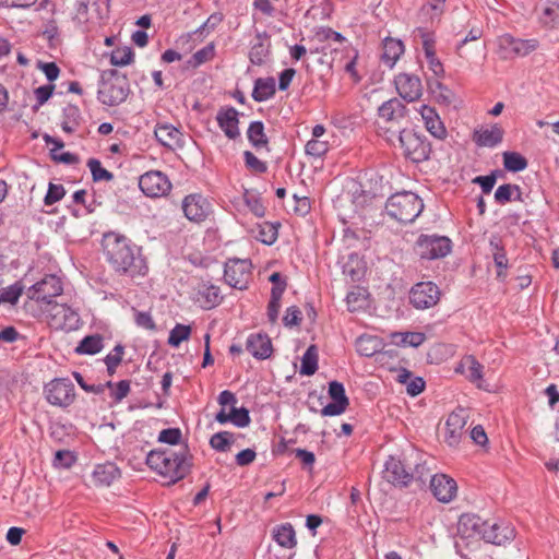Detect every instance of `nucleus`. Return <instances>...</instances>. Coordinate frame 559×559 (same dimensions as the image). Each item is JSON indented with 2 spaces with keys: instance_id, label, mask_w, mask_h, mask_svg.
<instances>
[{
  "instance_id": "nucleus-54",
  "label": "nucleus",
  "mask_w": 559,
  "mask_h": 559,
  "mask_svg": "<svg viewBox=\"0 0 559 559\" xmlns=\"http://www.w3.org/2000/svg\"><path fill=\"white\" fill-rule=\"evenodd\" d=\"M487 522L474 514H463L460 519V525L471 527L476 534L481 536V530L485 528Z\"/></svg>"
},
{
  "instance_id": "nucleus-12",
  "label": "nucleus",
  "mask_w": 559,
  "mask_h": 559,
  "mask_svg": "<svg viewBox=\"0 0 559 559\" xmlns=\"http://www.w3.org/2000/svg\"><path fill=\"white\" fill-rule=\"evenodd\" d=\"M536 39L515 38L509 34L499 37V52L503 59L524 57L537 48Z\"/></svg>"
},
{
  "instance_id": "nucleus-8",
  "label": "nucleus",
  "mask_w": 559,
  "mask_h": 559,
  "mask_svg": "<svg viewBox=\"0 0 559 559\" xmlns=\"http://www.w3.org/2000/svg\"><path fill=\"white\" fill-rule=\"evenodd\" d=\"M130 93L126 76L112 75L103 81L98 90V99L107 106H117L123 103Z\"/></svg>"
},
{
  "instance_id": "nucleus-21",
  "label": "nucleus",
  "mask_w": 559,
  "mask_h": 559,
  "mask_svg": "<svg viewBox=\"0 0 559 559\" xmlns=\"http://www.w3.org/2000/svg\"><path fill=\"white\" fill-rule=\"evenodd\" d=\"M246 349L257 359H266L271 356L273 347L266 334H251L246 342Z\"/></svg>"
},
{
  "instance_id": "nucleus-7",
  "label": "nucleus",
  "mask_w": 559,
  "mask_h": 559,
  "mask_svg": "<svg viewBox=\"0 0 559 559\" xmlns=\"http://www.w3.org/2000/svg\"><path fill=\"white\" fill-rule=\"evenodd\" d=\"M63 286L60 277L55 274H47L40 281L32 285L26 295L29 299L44 302L48 306L53 304V298L61 295Z\"/></svg>"
},
{
  "instance_id": "nucleus-10",
  "label": "nucleus",
  "mask_w": 559,
  "mask_h": 559,
  "mask_svg": "<svg viewBox=\"0 0 559 559\" xmlns=\"http://www.w3.org/2000/svg\"><path fill=\"white\" fill-rule=\"evenodd\" d=\"M49 325L55 330H75L79 326L80 316L66 304L53 302L47 308Z\"/></svg>"
},
{
  "instance_id": "nucleus-44",
  "label": "nucleus",
  "mask_w": 559,
  "mask_h": 559,
  "mask_svg": "<svg viewBox=\"0 0 559 559\" xmlns=\"http://www.w3.org/2000/svg\"><path fill=\"white\" fill-rule=\"evenodd\" d=\"M190 325L177 323L169 333L168 344L173 347H178L183 341L190 337Z\"/></svg>"
},
{
  "instance_id": "nucleus-64",
  "label": "nucleus",
  "mask_w": 559,
  "mask_h": 559,
  "mask_svg": "<svg viewBox=\"0 0 559 559\" xmlns=\"http://www.w3.org/2000/svg\"><path fill=\"white\" fill-rule=\"evenodd\" d=\"M496 173H491L487 176H477L473 179L474 183H477L480 186L483 193L488 194L491 192L492 188L496 185Z\"/></svg>"
},
{
  "instance_id": "nucleus-58",
  "label": "nucleus",
  "mask_w": 559,
  "mask_h": 559,
  "mask_svg": "<svg viewBox=\"0 0 559 559\" xmlns=\"http://www.w3.org/2000/svg\"><path fill=\"white\" fill-rule=\"evenodd\" d=\"M245 202L247 206L250 209V211L258 217H262L265 214V207L262 204L260 198H258L254 194L246 193L245 194Z\"/></svg>"
},
{
  "instance_id": "nucleus-27",
  "label": "nucleus",
  "mask_w": 559,
  "mask_h": 559,
  "mask_svg": "<svg viewBox=\"0 0 559 559\" xmlns=\"http://www.w3.org/2000/svg\"><path fill=\"white\" fill-rule=\"evenodd\" d=\"M513 536V530L504 526L501 527L497 523L487 524L481 530V537L487 542L495 545H502Z\"/></svg>"
},
{
  "instance_id": "nucleus-51",
  "label": "nucleus",
  "mask_w": 559,
  "mask_h": 559,
  "mask_svg": "<svg viewBox=\"0 0 559 559\" xmlns=\"http://www.w3.org/2000/svg\"><path fill=\"white\" fill-rule=\"evenodd\" d=\"M305 150L312 157H322L329 151V143L319 139H311L307 142Z\"/></svg>"
},
{
  "instance_id": "nucleus-56",
  "label": "nucleus",
  "mask_w": 559,
  "mask_h": 559,
  "mask_svg": "<svg viewBox=\"0 0 559 559\" xmlns=\"http://www.w3.org/2000/svg\"><path fill=\"white\" fill-rule=\"evenodd\" d=\"M55 91L53 84L41 85L35 88L34 94L36 97L37 104L34 106V110H38L48 99L52 96Z\"/></svg>"
},
{
  "instance_id": "nucleus-17",
  "label": "nucleus",
  "mask_w": 559,
  "mask_h": 559,
  "mask_svg": "<svg viewBox=\"0 0 559 559\" xmlns=\"http://www.w3.org/2000/svg\"><path fill=\"white\" fill-rule=\"evenodd\" d=\"M329 396L332 402L321 409L322 416H337L343 414L349 405V400L345 394L344 385L338 381L329 383Z\"/></svg>"
},
{
  "instance_id": "nucleus-22",
  "label": "nucleus",
  "mask_w": 559,
  "mask_h": 559,
  "mask_svg": "<svg viewBox=\"0 0 559 559\" xmlns=\"http://www.w3.org/2000/svg\"><path fill=\"white\" fill-rule=\"evenodd\" d=\"M185 216L192 222H201L206 217V201L200 194L187 195L182 201Z\"/></svg>"
},
{
  "instance_id": "nucleus-45",
  "label": "nucleus",
  "mask_w": 559,
  "mask_h": 559,
  "mask_svg": "<svg viewBox=\"0 0 559 559\" xmlns=\"http://www.w3.org/2000/svg\"><path fill=\"white\" fill-rule=\"evenodd\" d=\"M356 347L361 356L371 357L378 352V341L372 336L362 335L357 338Z\"/></svg>"
},
{
  "instance_id": "nucleus-18",
  "label": "nucleus",
  "mask_w": 559,
  "mask_h": 559,
  "mask_svg": "<svg viewBox=\"0 0 559 559\" xmlns=\"http://www.w3.org/2000/svg\"><path fill=\"white\" fill-rule=\"evenodd\" d=\"M394 83L399 95L407 102H415L423 95L421 81L417 75L400 73Z\"/></svg>"
},
{
  "instance_id": "nucleus-47",
  "label": "nucleus",
  "mask_w": 559,
  "mask_h": 559,
  "mask_svg": "<svg viewBox=\"0 0 559 559\" xmlns=\"http://www.w3.org/2000/svg\"><path fill=\"white\" fill-rule=\"evenodd\" d=\"M428 87L439 102H441L443 104H450L452 102L453 93L447 86H444L441 82H439L437 80L429 81Z\"/></svg>"
},
{
  "instance_id": "nucleus-41",
  "label": "nucleus",
  "mask_w": 559,
  "mask_h": 559,
  "mask_svg": "<svg viewBox=\"0 0 559 559\" xmlns=\"http://www.w3.org/2000/svg\"><path fill=\"white\" fill-rule=\"evenodd\" d=\"M215 55V46L213 43L207 44L205 47L195 51L191 58L188 60V64L193 68H198L199 66L212 60Z\"/></svg>"
},
{
  "instance_id": "nucleus-15",
  "label": "nucleus",
  "mask_w": 559,
  "mask_h": 559,
  "mask_svg": "<svg viewBox=\"0 0 559 559\" xmlns=\"http://www.w3.org/2000/svg\"><path fill=\"white\" fill-rule=\"evenodd\" d=\"M142 192L151 198L165 195L171 189V183L162 171H147L139 179Z\"/></svg>"
},
{
  "instance_id": "nucleus-39",
  "label": "nucleus",
  "mask_w": 559,
  "mask_h": 559,
  "mask_svg": "<svg viewBox=\"0 0 559 559\" xmlns=\"http://www.w3.org/2000/svg\"><path fill=\"white\" fill-rule=\"evenodd\" d=\"M503 166L512 173L522 171L527 167V159L516 152L503 153Z\"/></svg>"
},
{
  "instance_id": "nucleus-30",
  "label": "nucleus",
  "mask_w": 559,
  "mask_h": 559,
  "mask_svg": "<svg viewBox=\"0 0 559 559\" xmlns=\"http://www.w3.org/2000/svg\"><path fill=\"white\" fill-rule=\"evenodd\" d=\"M490 251L497 267V277L506 276L504 271L508 267V258L501 240L497 236H492L489 240Z\"/></svg>"
},
{
  "instance_id": "nucleus-42",
  "label": "nucleus",
  "mask_w": 559,
  "mask_h": 559,
  "mask_svg": "<svg viewBox=\"0 0 559 559\" xmlns=\"http://www.w3.org/2000/svg\"><path fill=\"white\" fill-rule=\"evenodd\" d=\"M24 290V286L16 282L0 290V304L15 305Z\"/></svg>"
},
{
  "instance_id": "nucleus-61",
  "label": "nucleus",
  "mask_w": 559,
  "mask_h": 559,
  "mask_svg": "<svg viewBox=\"0 0 559 559\" xmlns=\"http://www.w3.org/2000/svg\"><path fill=\"white\" fill-rule=\"evenodd\" d=\"M514 185L504 183L498 187L495 192V200L499 204H506L512 200Z\"/></svg>"
},
{
  "instance_id": "nucleus-13",
  "label": "nucleus",
  "mask_w": 559,
  "mask_h": 559,
  "mask_svg": "<svg viewBox=\"0 0 559 559\" xmlns=\"http://www.w3.org/2000/svg\"><path fill=\"white\" fill-rule=\"evenodd\" d=\"M251 277V263L248 260L230 259L225 263V282L237 289H246Z\"/></svg>"
},
{
  "instance_id": "nucleus-52",
  "label": "nucleus",
  "mask_w": 559,
  "mask_h": 559,
  "mask_svg": "<svg viewBox=\"0 0 559 559\" xmlns=\"http://www.w3.org/2000/svg\"><path fill=\"white\" fill-rule=\"evenodd\" d=\"M230 421L239 428L249 426L251 421L249 411L246 407L237 408L233 406L230 409Z\"/></svg>"
},
{
  "instance_id": "nucleus-37",
  "label": "nucleus",
  "mask_w": 559,
  "mask_h": 559,
  "mask_svg": "<svg viewBox=\"0 0 559 559\" xmlns=\"http://www.w3.org/2000/svg\"><path fill=\"white\" fill-rule=\"evenodd\" d=\"M103 337L98 334L85 336L76 347V353L95 355L103 348Z\"/></svg>"
},
{
  "instance_id": "nucleus-5",
  "label": "nucleus",
  "mask_w": 559,
  "mask_h": 559,
  "mask_svg": "<svg viewBox=\"0 0 559 559\" xmlns=\"http://www.w3.org/2000/svg\"><path fill=\"white\" fill-rule=\"evenodd\" d=\"M396 138L407 159L413 163H421L429 158L431 146L425 136L406 129L401 131V134Z\"/></svg>"
},
{
  "instance_id": "nucleus-33",
  "label": "nucleus",
  "mask_w": 559,
  "mask_h": 559,
  "mask_svg": "<svg viewBox=\"0 0 559 559\" xmlns=\"http://www.w3.org/2000/svg\"><path fill=\"white\" fill-rule=\"evenodd\" d=\"M275 94V80L273 78L257 79L252 91L255 102H265Z\"/></svg>"
},
{
  "instance_id": "nucleus-35",
  "label": "nucleus",
  "mask_w": 559,
  "mask_h": 559,
  "mask_svg": "<svg viewBox=\"0 0 559 559\" xmlns=\"http://www.w3.org/2000/svg\"><path fill=\"white\" fill-rule=\"evenodd\" d=\"M412 469L408 472L409 485L412 483H417L419 487L426 485L428 478L431 479L433 475H431V468L427 465V462H411Z\"/></svg>"
},
{
  "instance_id": "nucleus-57",
  "label": "nucleus",
  "mask_w": 559,
  "mask_h": 559,
  "mask_svg": "<svg viewBox=\"0 0 559 559\" xmlns=\"http://www.w3.org/2000/svg\"><path fill=\"white\" fill-rule=\"evenodd\" d=\"M246 167L258 174H263L267 170L264 162L260 160L252 152L246 151L243 153Z\"/></svg>"
},
{
  "instance_id": "nucleus-36",
  "label": "nucleus",
  "mask_w": 559,
  "mask_h": 559,
  "mask_svg": "<svg viewBox=\"0 0 559 559\" xmlns=\"http://www.w3.org/2000/svg\"><path fill=\"white\" fill-rule=\"evenodd\" d=\"M81 123V111L75 105H68L63 108L62 130L73 133Z\"/></svg>"
},
{
  "instance_id": "nucleus-9",
  "label": "nucleus",
  "mask_w": 559,
  "mask_h": 559,
  "mask_svg": "<svg viewBox=\"0 0 559 559\" xmlns=\"http://www.w3.org/2000/svg\"><path fill=\"white\" fill-rule=\"evenodd\" d=\"M44 394L49 404L66 408L75 400V388L70 380L57 378L45 385Z\"/></svg>"
},
{
  "instance_id": "nucleus-53",
  "label": "nucleus",
  "mask_w": 559,
  "mask_h": 559,
  "mask_svg": "<svg viewBox=\"0 0 559 559\" xmlns=\"http://www.w3.org/2000/svg\"><path fill=\"white\" fill-rule=\"evenodd\" d=\"M110 389V396L112 397L116 404L120 403L130 392V381L121 380L118 383H112V386H107Z\"/></svg>"
},
{
  "instance_id": "nucleus-38",
  "label": "nucleus",
  "mask_w": 559,
  "mask_h": 559,
  "mask_svg": "<svg viewBox=\"0 0 559 559\" xmlns=\"http://www.w3.org/2000/svg\"><path fill=\"white\" fill-rule=\"evenodd\" d=\"M318 369V352L314 345H311L305 352L301 358L300 373L312 376Z\"/></svg>"
},
{
  "instance_id": "nucleus-16",
  "label": "nucleus",
  "mask_w": 559,
  "mask_h": 559,
  "mask_svg": "<svg viewBox=\"0 0 559 559\" xmlns=\"http://www.w3.org/2000/svg\"><path fill=\"white\" fill-rule=\"evenodd\" d=\"M467 424L466 411L462 407L453 411L447 418L444 441L450 447H456L465 432Z\"/></svg>"
},
{
  "instance_id": "nucleus-60",
  "label": "nucleus",
  "mask_w": 559,
  "mask_h": 559,
  "mask_svg": "<svg viewBox=\"0 0 559 559\" xmlns=\"http://www.w3.org/2000/svg\"><path fill=\"white\" fill-rule=\"evenodd\" d=\"M283 322L284 325L288 328L299 325V323L301 322L300 309L297 306L288 307L283 318Z\"/></svg>"
},
{
  "instance_id": "nucleus-34",
  "label": "nucleus",
  "mask_w": 559,
  "mask_h": 559,
  "mask_svg": "<svg viewBox=\"0 0 559 559\" xmlns=\"http://www.w3.org/2000/svg\"><path fill=\"white\" fill-rule=\"evenodd\" d=\"M248 140L255 150L266 148L269 151L267 138L264 133V126L261 121H253L250 123L248 131Z\"/></svg>"
},
{
  "instance_id": "nucleus-59",
  "label": "nucleus",
  "mask_w": 559,
  "mask_h": 559,
  "mask_svg": "<svg viewBox=\"0 0 559 559\" xmlns=\"http://www.w3.org/2000/svg\"><path fill=\"white\" fill-rule=\"evenodd\" d=\"M181 439V431L179 428H167L159 432L158 441L176 445Z\"/></svg>"
},
{
  "instance_id": "nucleus-3",
  "label": "nucleus",
  "mask_w": 559,
  "mask_h": 559,
  "mask_svg": "<svg viewBox=\"0 0 559 559\" xmlns=\"http://www.w3.org/2000/svg\"><path fill=\"white\" fill-rule=\"evenodd\" d=\"M423 210V200L411 191L392 194L385 203L386 214L401 224L413 223Z\"/></svg>"
},
{
  "instance_id": "nucleus-50",
  "label": "nucleus",
  "mask_w": 559,
  "mask_h": 559,
  "mask_svg": "<svg viewBox=\"0 0 559 559\" xmlns=\"http://www.w3.org/2000/svg\"><path fill=\"white\" fill-rule=\"evenodd\" d=\"M395 336L400 337V341H396L397 344L412 347L420 346L426 340L425 334L420 332L399 333Z\"/></svg>"
},
{
  "instance_id": "nucleus-6",
  "label": "nucleus",
  "mask_w": 559,
  "mask_h": 559,
  "mask_svg": "<svg viewBox=\"0 0 559 559\" xmlns=\"http://www.w3.org/2000/svg\"><path fill=\"white\" fill-rule=\"evenodd\" d=\"M452 242L445 236L420 235L415 243V252L420 259L436 260L451 252Z\"/></svg>"
},
{
  "instance_id": "nucleus-23",
  "label": "nucleus",
  "mask_w": 559,
  "mask_h": 559,
  "mask_svg": "<svg viewBox=\"0 0 559 559\" xmlns=\"http://www.w3.org/2000/svg\"><path fill=\"white\" fill-rule=\"evenodd\" d=\"M121 476V472L115 463L106 462L95 466L92 480L95 486H110Z\"/></svg>"
},
{
  "instance_id": "nucleus-14",
  "label": "nucleus",
  "mask_w": 559,
  "mask_h": 559,
  "mask_svg": "<svg viewBox=\"0 0 559 559\" xmlns=\"http://www.w3.org/2000/svg\"><path fill=\"white\" fill-rule=\"evenodd\" d=\"M441 292L432 282H420L415 284L409 293L411 304L416 309H428L438 304Z\"/></svg>"
},
{
  "instance_id": "nucleus-1",
  "label": "nucleus",
  "mask_w": 559,
  "mask_h": 559,
  "mask_svg": "<svg viewBox=\"0 0 559 559\" xmlns=\"http://www.w3.org/2000/svg\"><path fill=\"white\" fill-rule=\"evenodd\" d=\"M102 245L107 262L117 273L132 277L146 273L147 266L141 249L124 235L106 233Z\"/></svg>"
},
{
  "instance_id": "nucleus-62",
  "label": "nucleus",
  "mask_w": 559,
  "mask_h": 559,
  "mask_svg": "<svg viewBox=\"0 0 559 559\" xmlns=\"http://www.w3.org/2000/svg\"><path fill=\"white\" fill-rule=\"evenodd\" d=\"M444 2L445 0H429L428 3L423 7L421 11L433 20L442 14Z\"/></svg>"
},
{
  "instance_id": "nucleus-48",
  "label": "nucleus",
  "mask_w": 559,
  "mask_h": 559,
  "mask_svg": "<svg viewBox=\"0 0 559 559\" xmlns=\"http://www.w3.org/2000/svg\"><path fill=\"white\" fill-rule=\"evenodd\" d=\"M133 56L130 47L117 48L111 52L110 63L117 67H124L132 62Z\"/></svg>"
},
{
  "instance_id": "nucleus-19",
  "label": "nucleus",
  "mask_w": 559,
  "mask_h": 559,
  "mask_svg": "<svg viewBox=\"0 0 559 559\" xmlns=\"http://www.w3.org/2000/svg\"><path fill=\"white\" fill-rule=\"evenodd\" d=\"M430 489L437 500L448 503L455 498L457 485L453 478L444 474H436L430 479Z\"/></svg>"
},
{
  "instance_id": "nucleus-26",
  "label": "nucleus",
  "mask_w": 559,
  "mask_h": 559,
  "mask_svg": "<svg viewBox=\"0 0 559 559\" xmlns=\"http://www.w3.org/2000/svg\"><path fill=\"white\" fill-rule=\"evenodd\" d=\"M197 295V300L204 309H211L222 301L219 287L210 283H201Z\"/></svg>"
},
{
  "instance_id": "nucleus-32",
  "label": "nucleus",
  "mask_w": 559,
  "mask_h": 559,
  "mask_svg": "<svg viewBox=\"0 0 559 559\" xmlns=\"http://www.w3.org/2000/svg\"><path fill=\"white\" fill-rule=\"evenodd\" d=\"M273 539L284 548H293L296 546V534L292 524L286 523L276 526L273 530Z\"/></svg>"
},
{
  "instance_id": "nucleus-28",
  "label": "nucleus",
  "mask_w": 559,
  "mask_h": 559,
  "mask_svg": "<svg viewBox=\"0 0 559 559\" xmlns=\"http://www.w3.org/2000/svg\"><path fill=\"white\" fill-rule=\"evenodd\" d=\"M270 36L265 32L258 33L249 52L250 61L253 64L261 66L270 52Z\"/></svg>"
},
{
  "instance_id": "nucleus-20",
  "label": "nucleus",
  "mask_w": 559,
  "mask_h": 559,
  "mask_svg": "<svg viewBox=\"0 0 559 559\" xmlns=\"http://www.w3.org/2000/svg\"><path fill=\"white\" fill-rule=\"evenodd\" d=\"M238 115L234 107H222L216 116L219 128L230 140H235L240 135Z\"/></svg>"
},
{
  "instance_id": "nucleus-49",
  "label": "nucleus",
  "mask_w": 559,
  "mask_h": 559,
  "mask_svg": "<svg viewBox=\"0 0 559 559\" xmlns=\"http://www.w3.org/2000/svg\"><path fill=\"white\" fill-rule=\"evenodd\" d=\"M281 290L282 287H276L275 289H271V299L267 305V318L271 323H275L278 318L280 308H281Z\"/></svg>"
},
{
  "instance_id": "nucleus-40",
  "label": "nucleus",
  "mask_w": 559,
  "mask_h": 559,
  "mask_svg": "<svg viewBox=\"0 0 559 559\" xmlns=\"http://www.w3.org/2000/svg\"><path fill=\"white\" fill-rule=\"evenodd\" d=\"M280 223L264 222L259 225L258 239L265 245H273L278 237Z\"/></svg>"
},
{
  "instance_id": "nucleus-43",
  "label": "nucleus",
  "mask_w": 559,
  "mask_h": 559,
  "mask_svg": "<svg viewBox=\"0 0 559 559\" xmlns=\"http://www.w3.org/2000/svg\"><path fill=\"white\" fill-rule=\"evenodd\" d=\"M233 442L234 435L229 431L217 432L210 439V445L219 452H226Z\"/></svg>"
},
{
  "instance_id": "nucleus-2",
  "label": "nucleus",
  "mask_w": 559,
  "mask_h": 559,
  "mask_svg": "<svg viewBox=\"0 0 559 559\" xmlns=\"http://www.w3.org/2000/svg\"><path fill=\"white\" fill-rule=\"evenodd\" d=\"M191 460L187 447H180L178 450H152L145 459L151 469L169 479L168 484H175L190 473Z\"/></svg>"
},
{
  "instance_id": "nucleus-24",
  "label": "nucleus",
  "mask_w": 559,
  "mask_h": 559,
  "mask_svg": "<svg viewBox=\"0 0 559 559\" xmlns=\"http://www.w3.org/2000/svg\"><path fill=\"white\" fill-rule=\"evenodd\" d=\"M503 129L498 124L490 128H480L473 133V141L481 147H493L501 143L503 139Z\"/></svg>"
},
{
  "instance_id": "nucleus-25",
  "label": "nucleus",
  "mask_w": 559,
  "mask_h": 559,
  "mask_svg": "<svg viewBox=\"0 0 559 559\" xmlns=\"http://www.w3.org/2000/svg\"><path fill=\"white\" fill-rule=\"evenodd\" d=\"M155 136L157 141L169 148L180 147L183 144L182 133L171 124H158L155 128Z\"/></svg>"
},
{
  "instance_id": "nucleus-11",
  "label": "nucleus",
  "mask_w": 559,
  "mask_h": 559,
  "mask_svg": "<svg viewBox=\"0 0 559 559\" xmlns=\"http://www.w3.org/2000/svg\"><path fill=\"white\" fill-rule=\"evenodd\" d=\"M414 454L418 456L417 453H412L409 456L405 455L403 460L390 456L384 465V479L395 486H409L408 472L412 469L411 459Z\"/></svg>"
},
{
  "instance_id": "nucleus-29",
  "label": "nucleus",
  "mask_w": 559,
  "mask_h": 559,
  "mask_svg": "<svg viewBox=\"0 0 559 559\" xmlns=\"http://www.w3.org/2000/svg\"><path fill=\"white\" fill-rule=\"evenodd\" d=\"M421 116L425 120L426 129L437 139H444L447 130L437 115L436 110L431 107L424 106L421 109Z\"/></svg>"
},
{
  "instance_id": "nucleus-55",
  "label": "nucleus",
  "mask_w": 559,
  "mask_h": 559,
  "mask_svg": "<svg viewBox=\"0 0 559 559\" xmlns=\"http://www.w3.org/2000/svg\"><path fill=\"white\" fill-rule=\"evenodd\" d=\"M64 194L66 190L62 185L50 182L44 202L46 205H52L56 202L60 201L64 197Z\"/></svg>"
},
{
  "instance_id": "nucleus-31",
  "label": "nucleus",
  "mask_w": 559,
  "mask_h": 559,
  "mask_svg": "<svg viewBox=\"0 0 559 559\" xmlns=\"http://www.w3.org/2000/svg\"><path fill=\"white\" fill-rule=\"evenodd\" d=\"M404 52V45L401 40L394 38H385L383 41L382 61L392 68Z\"/></svg>"
},
{
  "instance_id": "nucleus-63",
  "label": "nucleus",
  "mask_w": 559,
  "mask_h": 559,
  "mask_svg": "<svg viewBox=\"0 0 559 559\" xmlns=\"http://www.w3.org/2000/svg\"><path fill=\"white\" fill-rule=\"evenodd\" d=\"M75 462L74 455L68 450H59L55 454L53 465L58 467H71Z\"/></svg>"
},
{
  "instance_id": "nucleus-4",
  "label": "nucleus",
  "mask_w": 559,
  "mask_h": 559,
  "mask_svg": "<svg viewBox=\"0 0 559 559\" xmlns=\"http://www.w3.org/2000/svg\"><path fill=\"white\" fill-rule=\"evenodd\" d=\"M406 112L405 105L397 98L389 99L379 107L378 126L385 134L388 141H392L394 136L401 134V131L407 129L405 128L407 123Z\"/></svg>"
},
{
  "instance_id": "nucleus-46",
  "label": "nucleus",
  "mask_w": 559,
  "mask_h": 559,
  "mask_svg": "<svg viewBox=\"0 0 559 559\" xmlns=\"http://www.w3.org/2000/svg\"><path fill=\"white\" fill-rule=\"evenodd\" d=\"M87 167L91 170L94 181H110L114 179L112 173L105 169L102 163L96 158H90L87 160Z\"/></svg>"
}]
</instances>
